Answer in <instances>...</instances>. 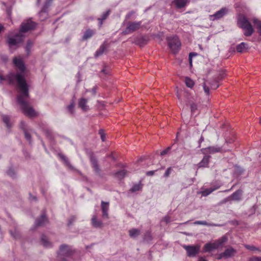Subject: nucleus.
Listing matches in <instances>:
<instances>
[{
    "label": "nucleus",
    "mask_w": 261,
    "mask_h": 261,
    "mask_svg": "<svg viewBox=\"0 0 261 261\" xmlns=\"http://www.w3.org/2000/svg\"><path fill=\"white\" fill-rule=\"evenodd\" d=\"M244 247H245V248H246L248 250H249L250 251H261V250L258 248V247H256L253 245H247V244H245L244 245Z\"/></svg>",
    "instance_id": "72a5a7b5"
},
{
    "label": "nucleus",
    "mask_w": 261,
    "mask_h": 261,
    "mask_svg": "<svg viewBox=\"0 0 261 261\" xmlns=\"http://www.w3.org/2000/svg\"><path fill=\"white\" fill-rule=\"evenodd\" d=\"M96 33V31L95 30L92 29H87L84 33L83 35L82 36V40L85 41L87 40L88 39L91 38Z\"/></svg>",
    "instance_id": "f3484780"
},
{
    "label": "nucleus",
    "mask_w": 261,
    "mask_h": 261,
    "mask_svg": "<svg viewBox=\"0 0 261 261\" xmlns=\"http://www.w3.org/2000/svg\"><path fill=\"white\" fill-rule=\"evenodd\" d=\"M75 216H71L68 220V225H70L75 220Z\"/></svg>",
    "instance_id": "603ef678"
},
{
    "label": "nucleus",
    "mask_w": 261,
    "mask_h": 261,
    "mask_svg": "<svg viewBox=\"0 0 261 261\" xmlns=\"http://www.w3.org/2000/svg\"><path fill=\"white\" fill-rule=\"evenodd\" d=\"M253 22L258 30V33L261 35V21H259L257 19H254Z\"/></svg>",
    "instance_id": "c9c22d12"
},
{
    "label": "nucleus",
    "mask_w": 261,
    "mask_h": 261,
    "mask_svg": "<svg viewBox=\"0 0 261 261\" xmlns=\"http://www.w3.org/2000/svg\"><path fill=\"white\" fill-rule=\"evenodd\" d=\"M172 171V168L171 167L168 168L167 169L166 171H165V173H164V176L165 177H169L170 174H171Z\"/></svg>",
    "instance_id": "49530a36"
},
{
    "label": "nucleus",
    "mask_w": 261,
    "mask_h": 261,
    "mask_svg": "<svg viewBox=\"0 0 261 261\" xmlns=\"http://www.w3.org/2000/svg\"><path fill=\"white\" fill-rule=\"evenodd\" d=\"M87 99L84 98H82L79 100V107L84 111H87L88 110V106L87 105Z\"/></svg>",
    "instance_id": "4be33fe9"
},
{
    "label": "nucleus",
    "mask_w": 261,
    "mask_h": 261,
    "mask_svg": "<svg viewBox=\"0 0 261 261\" xmlns=\"http://www.w3.org/2000/svg\"><path fill=\"white\" fill-rule=\"evenodd\" d=\"M43 13H45V11L44 8L41 10V11L39 12V14L41 15V14H43Z\"/></svg>",
    "instance_id": "69168bd1"
},
{
    "label": "nucleus",
    "mask_w": 261,
    "mask_h": 261,
    "mask_svg": "<svg viewBox=\"0 0 261 261\" xmlns=\"http://www.w3.org/2000/svg\"><path fill=\"white\" fill-rule=\"evenodd\" d=\"M74 103L73 102H71L69 105L67 107L68 112L71 115L74 114Z\"/></svg>",
    "instance_id": "4c0bfd02"
},
{
    "label": "nucleus",
    "mask_w": 261,
    "mask_h": 261,
    "mask_svg": "<svg viewBox=\"0 0 261 261\" xmlns=\"http://www.w3.org/2000/svg\"><path fill=\"white\" fill-rule=\"evenodd\" d=\"M198 261H207L206 259H205L204 257H199L198 258Z\"/></svg>",
    "instance_id": "0e129e2a"
},
{
    "label": "nucleus",
    "mask_w": 261,
    "mask_h": 261,
    "mask_svg": "<svg viewBox=\"0 0 261 261\" xmlns=\"http://www.w3.org/2000/svg\"><path fill=\"white\" fill-rule=\"evenodd\" d=\"M228 12L226 8H222L220 10L215 12L214 14L210 15V19L214 21L219 19L225 16Z\"/></svg>",
    "instance_id": "9b49d317"
},
{
    "label": "nucleus",
    "mask_w": 261,
    "mask_h": 261,
    "mask_svg": "<svg viewBox=\"0 0 261 261\" xmlns=\"http://www.w3.org/2000/svg\"><path fill=\"white\" fill-rule=\"evenodd\" d=\"M218 87H219V85H218L217 84V83H216L212 85L211 86V89H214V90L216 89Z\"/></svg>",
    "instance_id": "bf43d9fd"
},
{
    "label": "nucleus",
    "mask_w": 261,
    "mask_h": 261,
    "mask_svg": "<svg viewBox=\"0 0 261 261\" xmlns=\"http://www.w3.org/2000/svg\"><path fill=\"white\" fill-rule=\"evenodd\" d=\"M126 174H127V171L124 169H122V170H121L117 172L115 174V177H116L117 178H118L119 179H122V178H124L126 175Z\"/></svg>",
    "instance_id": "c756f323"
},
{
    "label": "nucleus",
    "mask_w": 261,
    "mask_h": 261,
    "mask_svg": "<svg viewBox=\"0 0 261 261\" xmlns=\"http://www.w3.org/2000/svg\"><path fill=\"white\" fill-rule=\"evenodd\" d=\"M96 90H97V87L96 86H95L92 89V94L94 95L96 94Z\"/></svg>",
    "instance_id": "052dcab7"
},
{
    "label": "nucleus",
    "mask_w": 261,
    "mask_h": 261,
    "mask_svg": "<svg viewBox=\"0 0 261 261\" xmlns=\"http://www.w3.org/2000/svg\"><path fill=\"white\" fill-rule=\"evenodd\" d=\"M90 161L92 167L93 168L94 172L97 174L99 175L100 172V169L97 160L93 153H91L90 154Z\"/></svg>",
    "instance_id": "ddd939ff"
},
{
    "label": "nucleus",
    "mask_w": 261,
    "mask_h": 261,
    "mask_svg": "<svg viewBox=\"0 0 261 261\" xmlns=\"http://www.w3.org/2000/svg\"><path fill=\"white\" fill-rule=\"evenodd\" d=\"M90 161L92 167L93 168L94 172L97 174L99 175L100 172V169L97 160L93 153H91L90 154Z\"/></svg>",
    "instance_id": "f8f14e48"
},
{
    "label": "nucleus",
    "mask_w": 261,
    "mask_h": 261,
    "mask_svg": "<svg viewBox=\"0 0 261 261\" xmlns=\"http://www.w3.org/2000/svg\"><path fill=\"white\" fill-rule=\"evenodd\" d=\"M185 84L188 87L190 88H192L194 85V81L189 77L185 78Z\"/></svg>",
    "instance_id": "473e14b6"
},
{
    "label": "nucleus",
    "mask_w": 261,
    "mask_h": 261,
    "mask_svg": "<svg viewBox=\"0 0 261 261\" xmlns=\"http://www.w3.org/2000/svg\"><path fill=\"white\" fill-rule=\"evenodd\" d=\"M47 218L45 214V213H42L38 219H37L35 223V225L36 226H43L47 222Z\"/></svg>",
    "instance_id": "dca6fc26"
},
{
    "label": "nucleus",
    "mask_w": 261,
    "mask_h": 261,
    "mask_svg": "<svg viewBox=\"0 0 261 261\" xmlns=\"http://www.w3.org/2000/svg\"><path fill=\"white\" fill-rule=\"evenodd\" d=\"M7 174L12 178H14L15 173L14 169L12 168H10L7 171Z\"/></svg>",
    "instance_id": "37998d69"
},
{
    "label": "nucleus",
    "mask_w": 261,
    "mask_h": 261,
    "mask_svg": "<svg viewBox=\"0 0 261 261\" xmlns=\"http://www.w3.org/2000/svg\"><path fill=\"white\" fill-rule=\"evenodd\" d=\"M196 54L195 53H190V54H189V62H190V64L191 65H192V56H196Z\"/></svg>",
    "instance_id": "5fc2aeb1"
},
{
    "label": "nucleus",
    "mask_w": 261,
    "mask_h": 261,
    "mask_svg": "<svg viewBox=\"0 0 261 261\" xmlns=\"http://www.w3.org/2000/svg\"><path fill=\"white\" fill-rule=\"evenodd\" d=\"M167 41L169 47L171 50L172 52L174 54H177L179 51L181 46V43L178 37L176 35L168 37L167 38Z\"/></svg>",
    "instance_id": "7ed1b4c3"
},
{
    "label": "nucleus",
    "mask_w": 261,
    "mask_h": 261,
    "mask_svg": "<svg viewBox=\"0 0 261 261\" xmlns=\"http://www.w3.org/2000/svg\"><path fill=\"white\" fill-rule=\"evenodd\" d=\"M144 239L147 241H149L152 240V237L150 232H146V233L144 234Z\"/></svg>",
    "instance_id": "ea45409f"
},
{
    "label": "nucleus",
    "mask_w": 261,
    "mask_h": 261,
    "mask_svg": "<svg viewBox=\"0 0 261 261\" xmlns=\"http://www.w3.org/2000/svg\"><path fill=\"white\" fill-rule=\"evenodd\" d=\"M36 26V23L31 19L23 22L20 26V32L26 33L30 30H34Z\"/></svg>",
    "instance_id": "1a4fd4ad"
},
{
    "label": "nucleus",
    "mask_w": 261,
    "mask_h": 261,
    "mask_svg": "<svg viewBox=\"0 0 261 261\" xmlns=\"http://www.w3.org/2000/svg\"><path fill=\"white\" fill-rule=\"evenodd\" d=\"M23 132L24 134L25 139L30 142L31 141V136L30 134L29 133L28 129L24 131Z\"/></svg>",
    "instance_id": "a18cd8bd"
},
{
    "label": "nucleus",
    "mask_w": 261,
    "mask_h": 261,
    "mask_svg": "<svg viewBox=\"0 0 261 261\" xmlns=\"http://www.w3.org/2000/svg\"><path fill=\"white\" fill-rule=\"evenodd\" d=\"M190 3V0H173L172 4L175 6L177 9H181L184 8Z\"/></svg>",
    "instance_id": "2eb2a0df"
},
{
    "label": "nucleus",
    "mask_w": 261,
    "mask_h": 261,
    "mask_svg": "<svg viewBox=\"0 0 261 261\" xmlns=\"http://www.w3.org/2000/svg\"><path fill=\"white\" fill-rule=\"evenodd\" d=\"M99 134L100 136L102 142H105L106 140V135L105 134L104 130L102 129L99 130Z\"/></svg>",
    "instance_id": "a19ab883"
},
{
    "label": "nucleus",
    "mask_w": 261,
    "mask_h": 261,
    "mask_svg": "<svg viewBox=\"0 0 261 261\" xmlns=\"http://www.w3.org/2000/svg\"><path fill=\"white\" fill-rule=\"evenodd\" d=\"M219 188V186H215L213 187L204 189L201 191V194L203 196H207V195L212 193L213 191L218 189Z\"/></svg>",
    "instance_id": "5701e85b"
},
{
    "label": "nucleus",
    "mask_w": 261,
    "mask_h": 261,
    "mask_svg": "<svg viewBox=\"0 0 261 261\" xmlns=\"http://www.w3.org/2000/svg\"><path fill=\"white\" fill-rule=\"evenodd\" d=\"M222 241L219 244L216 243H206L203 247V251L205 252H210L214 249H217L219 245H221L226 240V238L223 237L222 238Z\"/></svg>",
    "instance_id": "9d476101"
},
{
    "label": "nucleus",
    "mask_w": 261,
    "mask_h": 261,
    "mask_svg": "<svg viewBox=\"0 0 261 261\" xmlns=\"http://www.w3.org/2000/svg\"><path fill=\"white\" fill-rule=\"evenodd\" d=\"M246 44L244 42H242L236 46L237 51L239 53H243L246 49Z\"/></svg>",
    "instance_id": "2f4dec72"
},
{
    "label": "nucleus",
    "mask_w": 261,
    "mask_h": 261,
    "mask_svg": "<svg viewBox=\"0 0 261 261\" xmlns=\"http://www.w3.org/2000/svg\"><path fill=\"white\" fill-rule=\"evenodd\" d=\"M14 65L19 69L20 72L14 74L10 73L6 76V79L9 84L13 85L15 81H17L19 94L17 96V101L20 105L23 113L27 116L34 117L36 113L32 107L29 105L28 99L29 97V86L24 76L25 67L23 61L20 58L13 59Z\"/></svg>",
    "instance_id": "f257e3e1"
},
{
    "label": "nucleus",
    "mask_w": 261,
    "mask_h": 261,
    "mask_svg": "<svg viewBox=\"0 0 261 261\" xmlns=\"http://www.w3.org/2000/svg\"><path fill=\"white\" fill-rule=\"evenodd\" d=\"M182 247L186 250L187 255L189 257L195 256L200 251V246L199 245H184Z\"/></svg>",
    "instance_id": "6e6552de"
},
{
    "label": "nucleus",
    "mask_w": 261,
    "mask_h": 261,
    "mask_svg": "<svg viewBox=\"0 0 261 261\" xmlns=\"http://www.w3.org/2000/svg\"><path fill=\"white\" fill-rule=\"evenodd\" d=\"M186 105L190 106L191 111L192 114H193L197 109V105L196 103V100L193 97H188L186 100Z\"/></svg>",
    "instance_id": "4468645a"
},
{
    "label": "nucleus",
    "mask_w": 261,
    "mask_h": 261,
    "mask_svg": "<svg viewBox=\"0 0 261 261\" xmlns=\"http://www.w3.org/2000/svg\"><path fill=\"white\" fill-rule=\"evenodd\" d=\"M58 156L60 159L64 162V164L67 166L69 168L71 169H73V167L69 162L68 159L67 158L66 156L62 153H59Z\"/></svg>",
    "instance_id": "b1692460"
},
{
    "label": "nucleus",
    "mask_w": 261,
    "mask_h": 261,
    "mask_svg": "<svg viewBox=\"0 0 261 261\" xmlns=\"http://www.w3.org/2000/svg\"><path fill=\"white\" fill-rule=\"evenodd\" d=\"M101 73H103L106 75L109 74L110 73V69L106 66H105L101 71Z\"/></svg>",
    "instance_id": "de8ad7c7"
},
{
    "label": "nucleus",
    "mask_w": 261,
    "mask_h": 261,
    "mask_svg": "<svg viewBox=\"0 0 261 261\" xmlns=\"http://www.w3.org/2000/svg\"><path fill=\"white\" fill-rule=\"evenodd\" d=\"M204 137L202 136H201L199 141H198V143H199V146H198V147H201V144L202 142L204 141Z\"/></svg>",
    "instance_id": "13d9d810"
},
{
    "label": "nucleus",
    "mask_w": 261,
    "mask_h": 261,
    "mask_svg": "<svg viewBox=\"0 0 261 261\" xmlns=\"http://www.w3.org/2000/svg\"><path fill=\"white\" fill-rule=\"evenodd\" d=\"M24 36L20 33H18L14 36L9 35L7 39V43L10 47L17 46L23 40Z\"/></svg>",
    "instance_id": "423d86ee"
},
{
    "label": "nucleus",
    "mask_w": 261,
    "mask_h": 261,
    "mask_svg": "<svg viewBox=\"0 0 261 261\" xmlns=\"http://www.w3.org/2000/svg\"><path fill=\"white\" fill-rule=\"evenodd\" d=\"M242 194V191L238 190L234 192L231 196V198L233 200H239L241 199V196Z\"/></svg>",
    "instance_id": "7c9ffc66"
},
{
    "label": "nucleus",
    "mask_w": 261,
    "mask_h": 261,
    "mask_svg": "<svg viewBox=\"0 0 261 261\" xmlns=\"http://www.w3.org/2000/svg\"><path fill=\"white\" fill-rule=\"evenodd\" d=\"M157 170H158L147 171L146 173V175L147 176H152Z\"/></svg>",
    "instance_id": "6e6d98bb"
},
{
    "label": "nucleus",
    "mask_w": 261,
    "mask_h": 261,
    "mask_svg": "<svg viewBox=\"0 0 261 261\" xmlns=\"http://www.w3.org/2000/svg\"><path fill=\"white\" fill-rule=\"evenodd\" d=\"M238 26L244 30V35L245 36H251L254 32L252 25L244 15H240L238 19Z\"/></svg>",
    "instance_id": "f03ea898"
},
{
    "label": "nucleus",
    "mask_w": 261,
    "mask_h": 261,
    "mask_svg": "<svg viewBox=\"0 0 261 261\" xmlns=\"http://www.w3.org/2000/svg\"><path fill=\"white\" fill-rule=\"evenodd\" d=\"M129 235L132 238H135L140 234V230L137 228H133L129 230Z\"/></svg>",
    "instance_id": "bb28decb"
},
{
    "label": "nucleus",
    "mask_w": 261,
    "mask_h": 261,
    "mask_svg": "<svg viewBox=\"0 0 261 261\" xmlns=\"http://www.w3.org/2000/svg\"><path fill=\"white\" fill-rule=\"evenodd\" d=\"M10 232L11 236L15 239L19 238L20 236L19 233L16 230H15L14 232H13L12 230H10Z\"/></svg>",
    "instance_id": "c03bdc74"
},
{
    "label": "nucleus",
    "mask_w": 261,
    "mask_h": 261,
    "mask_svg": "<svg viewBox=\"0 0 261 261\" xmlns=\"http://www.w3.org/2000/svg\"><path fill=\"white\" fill-rule=\"evenodd\" d=\"M223 258H225V255L223 254V252L219 254L217 257V259H221Z\"/></svg>",
    "instance_id": "680f3d73"
},
{
    "label": "nucleus",
    "mask_w": 261,
    "mask_h": 261,
    "mask_svg": "<svg viewBox=\"0 0 261 261\" xmlns=\"http://www.w3.org/2000/svg\"><path fill=\"white\" fill-rule=\"evenodd\" d=\"M91 223L95 228H101L102 226V222L101 220H98L96 215H93L91 219Z\"/></svg>",
    "instance_id": "412c9836"
},
{
    "label": "nucleus",
    "mask_w": 261,
    "mask_h": 261,
    "mask_svg": "<svg viewBox=\"0 0 261 261\" xmlns=\"http://www.w3.org/2000/svg\"><path fill=\"white\" fill-rule=\"evenodd\" d=\"M109 202H106L103 201H101V210L102 213V217H106L107 218H108V210H109Z\"/></svg>",
    "instance_id": "a211bd4d"
},
{
    "label": "nucleus",
    "mask_w": 261,
    "mask_h": 261,
    "mask_svg": "<svg viewBox=\"0 0 261 261\" xmlns=\"http://www.w3.org/2000/svg\"><path fill=\"white\" fill-rule=\"evenodd\" d=\"M237 251L233 248L230 247L226 249L223 252V254L225 255V258H228L234 255Z\"/></svg>",
    "instance_id": "aec40b11"
},
{
    "label": "nucleus",
    "mask_w": 261,
    "mask_h": 261,
    "mask_svg": "<svg viewBox=\"0 0 261 261\" xmlns=\"http://www.w3.org/2000/svg\"><path fill=\"white\" fill-rule=\"evenodd\" d=\"M110 14V11L109 10L107 11L106 12L103 13L101 17H99L97 19L98 21H99L98 25L100 28L102 26L103 21L104 20H105L108 18V17L109 16Z\"/></svg>",
    "instance_id": "393cba45"
},
{
    "label": "nucleus",
    "mask_w": 261,
    "mask_h": 261,
    "mask_svg": "<svg viewBox=\"0 0 261 261\" xmlns=\"http://www.w3.org/2000/svg\"><path fill=\"white\" fill-rule=\"evenodd\" d=\"M53 0H47V2L46 3V5H49V4L53 1Z\"/></svg>",
    "instance_id": "774afa93"
},
{
    "label": "nucleus",
    "mask_w": 261,
    "mask_h": 261,
    "mask_svg": "<svg viewBox=\"0 0 261 261\" xmlns=\"http://www.w3.org/2000/svg\"><path fill=\"white\" fill-rule=\"evenodd\" d=\"M203 89H204V91L205 93L207 95H208L209 94V91H210V88L208 86H207L205 84H203Z\"/></svg>",
    "instance_id": "864d4df0"
},
{
    "label": "nucleus",
    "mask_w": 261,
    "mask_h": 261,
    "mask_svg": "<svg viewBox=\"0 0 261 261\" xmlns=\"http://www.w3.org/2000/svg\"><path fill=\"white\" fill-rule=\"evenodd\" d=\"M171 147L170 146L168 147L167 148L163 150L161 152V155H164L166 154H167L169 151L171 150Z\"/></svg>",
    "instance_id": "8fccbe9b"
},
{
    "label": "nucleus",
    "mask_w": 261,
    "mask_h": 261,
    "mask_svg": "<svg viewBox=\"0 0 261 261\" xmlns=\"http://www.w3.org/2000/svg\"><path fill=\"white\" fill-rule=\"evenodd\" d=\"M73 254V251L70 247L66 245H62L60 246L58 257L62 259L61 261H68L67 258L64 257H70Z\"/></svg>",
    "instance_id": "20e7f679"
},
{
    "label": "nucleus",
    "mask_w": 261,
    "mask_h": 261,
    "mask_svg": "<svg viewBox=\"0 0 261 261\" xmlns=\"http://www.w3.org/2000/svg\"><path fill=\"white\" fill-rule=\"evenodd\" d=\"M41 242L45 247H50L51 246V243L48 241L47 237L44 234L41 236Z\"/></svg>",
    "instance_id": "cd10ccee"
},
{
    "label": "nucleus",
    "mask_w": 261,
    "mask_h": 261,
    "mask_svg": "<svg viewBox=\"0 0 261 261\" xmlns=\"http://www.w3.org/2000/svg\"><path fill=\"white\" fill-rule=\"evenodd\" d=\"M6 79L2 75H0V82L2 81H3V80H5Z\"/></svg>",
    "instance_id": "338daca9"
},
{
    "label": "nucleus",
    "mask_w": 261,
    "mask_h": 261,
    "mask_svg": "<svg viewBox=\"0 0 261 261\" xmlns=\"http://www.w3.org/2000/svg\"><path fill=\"white\" fill-rule=\"evenodd\" d=\"M32 46H33V42L30 40H28L27 45L25 46V50L28 54H29Z\"/></svg>",
    "instance_id": "58836bf2"
},
{
    "label": "nucleus",
    "mask_w": 261,
    "mask_h": 261,
    "mask_svg": "<svg viewBox=\"0 0 261 261\" xmlns=\"http://www.w3.org/2000/svg\"><path fill=\"white\" fill-rule=\"evenodd\" d=\"M195 224H198V225H207V226H211L212 224H208L206 221H196L194 222Z\"/></svg>",
    "instance_id": "79ce46f5"
},
{
    "label": "nucleus",
    "mask_w": 261,
    "mask_h": 261,
    "mask_svg": "<svg viewBox=\"0 0 261 261\" xmlns=\"http://www.w3.org/2000/svg\"><path fill=\"white\" fill-rule=\"evenodd\" d=\"M147 40L148 39L147 37L145 36H142L136 39V43L139 45L140 46H143L147 43Z\"/></svg>",
    "instance_id": "a878e982"
},
{
    "label": "nucleus",
    "mask_w": 261,
    "mask_h": 261,
    "mask_svg": "<svg viewBox=\"0 0 261 261\" xmlns=\"http://www.w3.org/2000/svg\"><path fill=\"white\" fill-rule=\"evenodd\" d=\"M141 24V21H128L126 23V29L122 32V34L127 35L133 33L140 28Z\"/></svg>",
    "instance_id": "39448f33"
},
{
    "label": "nucleus",
    "mask_w": 261,
    "mask_h": 261,
    "mask_svg": "<svg viewBox=\"0 0 261 261\" xmlns=\"http://www.w3.org/2000/svg\"><path fill=\"white\" fill-rule=\"evenodd\" d=\"M141 189H142L141 184H136L132 187V188L130 189V191L132 192H135L139 191L141 190Z\"/></svg>",
    "instance_id": "e433bc0d"
},
{
    "label": "nucleus",
    "mask_w": 261,
    "mask_h": 261,
    "mask_svg": "<svg viewBox=\"0 0 261 261\" xmlns=\"http://www.w3.org/2000/svg\"><path fill=\"white\" fill-rule=\"evenodd\" d=\"M106 49V46L105 43H103L100 45L99 48L96 50L95 54V57H97L101 56L105 51Z\"/></svg>",
    "instance_id": "c85d7f7f"
},
{
    "label": "nucleus",
    "mask_w": 261,
    "mask_h": 261,
    "mask_svg": "<svg viewBox=\"0 0 261 261\" xmlns=\"http://www.w3.org/2000/svg\"><path fill=\"white\" fill-rule=\"evenodd\" d=\"M229 149L225 148L223 147H220L217 145L210 146L206 148L201 149V151L203 154L212 153L214 154L217 152H225L229 150Z\"/></svg>",
    "instance_id": "0eeeda50"
},
{
    "label": "nucleus",
    "mask_w": 261,
    "mask_h": 261,
    "mask_svg": "<svg viewBox=\"0 0 261 261\" xmlns=\"http://www.w3.org/2000/svg\"><path fill=\"white\" fill-rule=\"evenodd\" d=\"M211 156L210 155H205L201 161L198 164L199 168L201 167H207L209 164V161Z\"/></svg>",
    "instance_id": "6ab92c4d"
},
{
    "label": "nucleus",
    "mask_w": 261,
    "mask_h": 261,
    "mask_svg": "<svg viewBox=\"0 0 261 261\" xmlns=\"http://www.w3.org/2000/svg\"><path fill=\"white\" fill-rule=\"evenodd\" d=\"M133 14L134 12L133 11L130 12L126 15V18L128 19Z\"/></svg>",
    "instance_id": "e2e57ef3"
},
{
    "label": "nucleus",
    "mask_w": 261,
    "mask_h": 261,
    "mask_svg": "<svg viewBox=\"0 0 261 261\" xmlns=\"http://www.w3.org/2000/svg\"><path fill=\"white\" fill-rule=\"evenodd\" d=\"M20 127L23 130V132L28 129L27 127V124L24 121H22L21 122Z\"/></svg>",
    "instance_id": "09e8293b"
},
{
    "label": "nucleus",
    "mask_w": 261,
    "mask_h": 261,
    "mask_svg": "<svg viewBox=\"0 0 261 261\" xmlns=\"http://www.w3.org/2000/svg\"><path fill=\"white\" fill-rule=\"evenodd\" d=\"M3 122L6 124L7 127L8 128H10L11 127V125L10 123V117L8 116L7 115H3Z\"/></svg>",
    "instance_id": "f704fd0d"
},
{
    "label": "nucleus",
    "mask_w": 261,
    "mask_h": 261,
    "mask_svg": "<svg viewBox=\"0 0 261 261\" xmlns=\"http://www.w3.org/2000/svg\"><path fill=\"white\" fill-rule=\"evenodd\" d=\"M251 261H261V257L253 256L251 257Z\"/></svg>",
    "instance_id": "4d7b16f0"
},
{
    "label": "nucleus",
    "mask_w": 261,
    "mask_h": 261,
    "mask_svg": "<svg viewBox=\"0 0 261 261\" xmlns=\"http://www.w3.org/2000/svg\"><path fill=\"white\" fill-rule=\"evenodd\" d=\"M163 221L165 222L166 223H168L171 221V218L169 216H166L163 218Z\"/></svg>",
    "instance_id": "3c124183"
}]
</instances>
